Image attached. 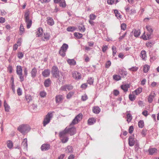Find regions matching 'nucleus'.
<instances>
[{"mask_svg": "<svg viewBox=\"0 0 159 159\" xmlns=\"http://www.w3.org/2000/svg\"><path fill=\"white\" fill-rule=\"evenodd\" d=\"M76 132V128L74 127L67 128L66 127L63 131L59 133L60 137H63L66 134L68 133L70 135L74 134Z\"/></svg>", "mask_w": 159, "mask_h": 159, "instance_id": "1", "label": "nucleus"}, {"mask_svg": "<svg viewBox=\"0 0 159 159\" xmlns=\"http://www.w3.org/2000/svg\"><path fill=\"white\" fill-rule=\"evenodd\" d=\"M17 129L21 133L24 134L28 132L30 130V128L28 125L22 124L20 125Z\"/></svg>", "mask_w": 159, "mask_h": 159, "instance_id": "2", "label": "nucleus"}, {"mask_svg": "<svg viewBox=\"0 0 159 159\" xmlns=\"http://www.w3.org/2000/svg\"><path fill=\"white\" fill-rule=\"evenodd\" d=\"M53 115L52 112H49L45 116L43 121V126H45L48 124L52 118Z\"/></svg>", "mask_w": 159, "mask_h": 159, "instance_id": "3", "label": "nucleus"}, {"mask_svg": "<svg viewBox=\"0 0 159 159\" xmlns=\"http://www.w3.org/2000/svg\"><path fill=\"white\" fill-rule=\"evenodd\" d=\"M68 48V45L66 43H63L59 51V54L62 57L65 56L66 52Z\"/></svg>", "mask_w": 159, "mask_h": 159, "instance_id": "4", "label": "nucleus"}, {"mask_svg": "<svg viewBox=\"0 0 159 159\" xmlns=\"http://www.w3.org/2000/svg\"><path fill=\"white\" fill-rule=\"evenodd\" d=\"M52 73L53 76L59 79V71L56 66H54L52 68Z\"/></svg>", "mask_w": 159, "mask_h": 159, "instance_id": "5", "label": "nucleus"}, {"mask_svg": "<svg viewBox=\"0 0 159 159\" xmlns=\"http://www.w3.org/2000/svg\"><path fill=\"white\" fill-rule=\"evenodd\" d=\"M83 115L80 113L77 115L73 120L71 125H74L78 123L82 119Z\"/></svg>", "mask_w": 159, "mask_h": 159, "instance_id": "6", "label": "nucleus"}, {"mask_svg": "<svg viewBox=\"0 0 159 159\" xmlns=\"http://www.w3.org/2000/svg\"><path fill=\"white\" fill-rule=\"evenodd\" d=\"M72 76L76 80H79L81 78V75L80 72L77 71H74L72 73Z\"/></svg>", "mask_w": 159, "mask_h": 159, "instance_id": "7", "label": "nucleus"}, {"mask_svg": "<svg viewBox=\"0 0 159 159\" xmlns=\"http://www.w3.org/2000/svg\"><path fill=\"white\" fill-rule=\"evenodd\" d=\"M64 99L63 96L61 95H57L55 97V101L57 103L59 104L62 102Z\"/></svg>", "mask_w": 159, "mask_h": 159, "instance_id": "8", "label": "nucleus"}, {"mask_svg": "<svg viewBox=\"0 0 159 159\" xmlns=\"http://www.w3.org/2000/svg\"><path fill=\"white\" fill-rule=\"evenodd\" d=\"M156 96V94L154 91H152L148 97V101L149 103H151L153 101V99Z\"/></svg>", "mask_w": 159, "mask_h": 159, "instance_id": "9", "label": "nucleus"}, {"mask_svg": "<svg viewBox=\"0 0 159 159\" xmlns=\"http://www.w3.org/2000/svg\"><path fill=\"white\" fill-rule=\"evenodd\" d=\"M73 88V86L71 85H66L61 87L60 89L62 91H67L71 90Z\"/></svg>", "mask_w": 159, "mask_h": 159, "instance_id": "10", "label": "nucleus"}, {"mask_svg": "<svg viewBox=\"0 0 159 159\" xmlns=\"http://www.w3.org/2000/svg\"><path fill=\"white\" fill-rule=\"evenodd\" d=\"M50 148V146L49 144H43L41 147V149L42 151H45L48 150Z\"/></svg>", "mask_w": 159, "mask_h": 159, "instance_id": "11", "label": "nucleus"}, {"mask_svg": "<svg viewBox=\"0 0 159 159\" xmlns=\"http://www.w3.org/2000/svg\"><path fill=\"white\" fill-rule=\"evenodd\" d=\"M51 37L50 34L48 33H45L42 37V39L44 41L49 40Z\"/></svg>", "mask_w": 159, "mask_h": 159, "instance_id": "12", "label": "nucleus"}, {"mask_svg": "<svg viewBox=\"0 0 159 159\" xmlns=\"http://www.w3.org/2000/svg\"><path fill=\"white\" fill-rule=\"evenodd\" d=\"M47 24L50 26H52L54 24L53 19L50 17H48L47 18Z\"/></svg>", "mask_w": 159, "mask_h": 159, "instance_id": "13", "label": "nucleus"}, {"mask_svg": "<svg viewBox=\"0 0 159 159\" xmlns=\"http://www.w3.org/2000/svg\"><path fill=\"white\" fill-rule=\"evenodd\" d=\"M135 143L134 139L133 136L129 137V146H133Z\"/></svg>", "mask_w": 159, "mask_h": 159, "instance_id": "14", "label": "nucleus"}, {"mask_svg": "<svg viewBox=\"0 0 159 159\" xmlns=\"http://www.w3.org/2000/svg\"><path fill=\"white\" fill-rule=\"evenodd\" d=\"M37 73V69L35 67L33 68L30 72L31 75L32 77L34 78L36 76Z\"/></svg>", "mask_w": 159, "mask_h": 159, "instance_id": "15", "label": "nucleus"}, {"mask_svg": "<svg viewBox=\"0 0 159 159\" xmlns=\"http://www.w3.org/2000/svg\"><path fill=\"white\" fill-rule=\"evenodd\" d=\"M50 74V70L48 69H46L44 70L42 73V75L44 77H47L49 76Z\"/></svg>", "mask_w": 159, "mask_h": 159, "instance_id": "16", "label": "nucleus"}, {"mask_svg": "<svg viewBox=\"0 0 159 159\" xmlns=\"http://www.w3.org/2000/svg\"><path fill=\"white\" fill-rule=\"evenodd\" d=\"M43 29L42 28H39L36 32V35L37 37H39L41 36L43 33Z\"/></svg>", "mask_w": 159, "mask_h": 159, "instance_id": "17", "label": "nucleus"}, {"mask_svg": "<svg viewBox=\"0 0 159 159\" xmlns=\"http://www.w3.org/2000/svg\"><path fill=\"white\" fill-rule=\"evenodd\" d=\"M73 149L71 146H69L67 147L65 150V152L68 154L72 153L73 152Z\"/></svg>", "mask_w": 159, "mask_h": 159, "instance_id": "18", "label": "nucleus"}, {"mask_svg": "<svg viewBox=\"0 0 159 159\" xmlns=\"http://www.w3.org/2000/svg\"><path fill=\"white\" fill-rule=\"evenodd\" d=\"M25 21L27 24V27L29 29L30 28L32 24V21L30 18L25 19Z\"/></svg>", "mask_w": 159, "mask_h": 159, "instance_id": "19", "label": "nucleus"}, {"mask_svg": "<svg viewBox=\"0 0 159 159\" xmlns=\"http://www.w3.org/2000/svg\"><path fill=\"white\" fill-rule=\"evenodd\" d=\"M6 144L7 148L10 149H12L13 147V142L10 140H8L7 141Z\"/></svg>", "mask_w": 159, "mask_h": 159, "instance_id": "20", "label": "nucleus"}, {"mask_svg": "<svg viewBox=\"0 0 159 159\" xmlns=\"http://www.w3.org/2000/svg\"><path fill=\"white\" fill-rule=\"evenodd\" d=\"M130 87V85L129 84H123L121 86V89L124 91L126 92L128 91V89Z\"/></svg>", "mask_w": 159, "mask_h": 159, "instance_id": "21", "label": "nucleus"}, {"mask_svg": "<svg viewBox=\"0 0 159 159\" xmlns=\"http://www.w3.org/2000/svg\"><path fill=\"white\" fill-rule=\"evenodd\" d=\"M142 91V89L141 88H139L134 91L132 92L133 94H135L136 95H138Z\"/></svg>", "mask_w": 159, "mask_h": 159, "instance_id": "22", "label": "nucleus"}, {"mask_svg": "<svg viewBox=\"0 0 159 159\" xmlns=\"http://www.w3.org/2000/svg\"><path fill=\"white\" fill-rule=\"evenodd\" d=\"M151 34L146 35L145 33L144 32L143 34L141 36V38L144 40H147L151 38Z\"/></svg>", "mask_w": 159, "mask_h": 159, "instance_id": "23", "label": "nucleus"}, {"mask_svg": "<svg viewBox=\"0 0 159 159\" xmlns=\"http://www.w3.org/2000/svg\"><path fill=\"white\" fill-rule=\"evenodd\" d=\"M96 120L94 118H89L88 120V124L89 125H91L96 122Z\"/></svg>", "mask_w": 159, "mask_h": 159, "instance_id": "24", "label": "nucleus"}, {"mask_svg": "<svg viewBox=\"0 0 159 159\" xmlns=\"http://www.w3.org/2000/svg\"><path fill=\"white\" fill-rule=\"evenodd\" d=\"M67 63L71 66H74L76 64V62L73 59H68L67 60Z\"/></svg>", "mask_w": 159, "mask_h": 159, "instance_id": "25", "label": "nucleus"}, {"mask_svg": "<svg viewBox=\"0 0 159 159\" xmlns=\"http://www.w3.org/2000/svg\"><path fill=\"white\" fill-rule=\"evenodd\" d=\"M140 57L143 60H145L147 57L146 53L145 50H142L141 52Z\"/></svg>", "mask_w": 159, "mask_h": 159, "instance_id": "26", "label": "nucleus"}, {"mask_svg": "<svg viewBox=\"0 0 159 159\" xmlns=\"http://www.w3.org/2000/svg\"><path fill=\"white\" fill-rule=\"evenodd\" d=\"M16 68V72L17 75L22 73V69L21 66H17Z\"/></svg>", "mask_w": 159, "mask_h": 159, "instance_id": "27", "label": "nucleus"}, {"mask_svg": "<svg viewBox=\"0 0 159 159\" xmlns=\"http://www.w3.org/2000/svg\"><path fill=\"white\" fill-rule=\"evenodd\" d=\"M93 111L94 113L98 114L100 112V109L98 107H93Z\"/></svg>", "mask_w": 159, "mask_h": 159, "instance_id": "28", "label": "nucleus"}, {"mask_svg": "<svg viewBox=\"0 0 159 159\" xmlns=\"http://www.w3.org/2000/svg\"><path fill=\"white\" fill-rule=\"evenodd\" d=\"M157 149L155 148H150L148 150L149 153L150 155H153L155 153L157 152Z\"/></svg>", "mask_w": 159, "mask_h": 159, "instance_id": "29", "label": "nucleus"}, {"mask_svg": "<svg viewBox=\"0 0 159 159\" xmlns=\"http://www.w3.org/2000/svg\"><path fill=\"white\" fill-rule=\"evenodd\" d=\"M21 145L23 146L24 148H27L28 147V144L27 139L25 138L23 139Z\"/></svg>", "mask_w": 159, "mask_h": 159, "instance_id": "30", "label": "nucleus"}, {"mask_svg": "<svg viewBox=\"0 0 159 159\" xmlns=\"http://www.w3.org/2000/svg\"><path fill=\"white\" fill-rule=\"evenodd\" d=\"M141 33L140 31L139 30H134V35L135 37H138L140 35Z\"/></svg>", "mask_w": 159, "mask_h": 159, "instance_id": "31", "label": "nucleus"}, {"mask_svg": "<svg viewBox=\"0 0 159 159\" xmlns=\"http://www.w3.org/2000/svg\"><path fill=\"white\" fill-rule=\"evenodd\" d=\"M4 106L5 107V111H6L8 112L9 111L10 107L6 103L5 100L4 101Z\"/></svg>", "mask_w": 159, "mask_h": 159, "instance_id": "32", "label": "nucleus"}, {"mask_svg": "<svg viewBox=\"0 0 159 159\" xmlns=\"http://www.w3.org/2000/svg\"><path fill=\"white\" fill-rule=\"evenodd\" d=\"M150 68L149 66L148 65H146L143 66V70L144 73H147L148 71Z\"/></svg>", "mask_w": 159, "mask_h": 159, "instance_id": "33", "label": "nucleus"}, {"mask_svg": "<svg viewBox=\"0 0 159 159\" xmlns=\"http://www.w3.org/2000/svg\"><path fill=\"white\" fill-rule=\"evenodd\" d=\"M74 35L75 37L78 39L81 38L83 36V34H82L77 32L75 33Z\"/></svg>", "mask_w": 159, "mask_h": 159, "instance_id": "34", "label": "nucleus"}, {"mask_svg": "<svg viewBox=\"0 0 159 159\" xmlns=\"http://www.w3.org/2000/svg\"><path fill=\"white\" fill-rule=\"evenodd\" d=\"M66 134L63 137H60L59 136L61 139V141L62 142L64 143H66L68 140V137H66Z\"/></svg>", "mask_w": 159, "mask_h": 159, "instance_id": "35", "label": "nucleus"}, {"mask_svg": "<svg viewBox=\"0 0 159 159\" xmlns=\"http://www.w3.org/2000/svg\"><path fill=\"white\" fill-rule=\"evenodd\" d=\"M114 12L116 16L118 18H121V16L120 15V13L117 10H114Z\"/></svg>", "mask_w": 159, "mask_h": 159, "instance_id": "36", "label": "nucleus"}, {"mask_svg": "<svg viewBox=\"0 0 159 159\" xmlns=\"http://www.w3.org/2000/svg\"><path fill=\"white\" fill-rule=\"evenodd\" d=\"M51 84V81L49 79H48L45 80L44 84L46 87H48Z\"/></svg>", "mask_w": 159, "mask_h": 159, "instance_id": "37", "label": "nucleus"}, {"mask_svg": "<svg viewBox=\"0 0 159 159\" xmlns=\"http://www.w3.org/2000/svg\"><path fill=\"white\" fill-rule=\"evenodd\" d=\"M135 94H130L129 95V100L132 101H134L136 98V97L134 95Z\"/></svg>", "mask_w": 159, "mask_h": 159, "instance_id": "38", "label": "nucleus"}, {"mask_svg": "<svg viewBox=\"0 0 159 159\" xmlns=\"http://www.w3.org/2000/svg\"><path fill=\"white\" fill-rule=\"evenodd\" d=\"M30 12L29 10H27L25 12L24 14V16L25 19L30 18L29 15Z\"/></svg>", "mask_w": 159, "mask_h": 159, "instance_id": "39", "label": "nucleus"}, {"mask_svg": "<svg viewBox=\"0 0 159 159\" xmlns=\"http://www.w3.org/2000/svg\"><path fill=\"white\" fill-rule=\"evenodd\" d=\"M76 29V28L74 26H70L66 29V30L68 31H73L75 30Z\"/></svg>", "mask_w": 159, "mask_h": 159, "instance_id": "40", "label": "nucleus"}, {"mask_svg": "<svg viewBox=\"0 0 159 159\" xmlns=\"http://www.w3.org/2000/svg\"><path fill=\"white\" fill-rule=\"evenodd\" d=\"M138 125L139 127L140 128H143L144 126L143 121L142 120H140L138 122Z\"/></svg>", "mask_w": 159, "mask_h": 159, "instance_id": "41", "label": "nucleus"}, {"mask_svg": "<svg viewBox=\"0 0 159 159\" xmlns=\"http://www.w3.org/2000/svg\"><path fill=\"white\" fill-rule=\"evenodd\" d=\"M127 120L128 123L130 122L132 120V117L131 115L129 113L127 114Z\"/></svg>", "mask_w": 159, "mask_h": 159, "instance_id": "42", "label": "nucleus"}, {"mask_svg": "<svg viewBox=\"0 0 159 159\" xmlns=\"http://www.w3.org/2000/svg\"><path fill=\"white\" fill-rule=\"evenodd\" d=\"M146 28L147 30L149 32L150 34H151L153 32V30L152 29L151 26L149 25H147L146 26Z\"/></svg>", "mask_w": 159, "mask_h": 159, "instance_id": "43", "label": "nucleus"}, {"mask_svg": "<svg viewBox=\"0 0 159 159\" xmlns=\"http://www.w3.org/2000/svg\"><path fill=\"white\" fill-rule=\"evenodd\" d=\"M20 35L22 34L24 32V26L23 25L21 24L20 25Z\"/></svg>", "mask_w": 159, "mask_h": 159, "instance_id": "44", "label": "nucleus"}, {"mask_svg": "<svg viewBox=\"0 0 159 159\" xmlns=\"http://www.w3.org/2000/svg\"><path fill=\"white\" fill-rule=\"evenodd\" d=\"M112 55L114 56L117 52L116 48V47L113 46L112 47Z\"/></svg>", "mask_w": 159, "mask_h": 159, "instance_id": "45", "label": "nucleus"}, {"mask_svg": "<svg viewBox=\"0 0 159 159\" xmlns=\"http://www.w3.org/2000/svg\"><path fill=\"white\" fill-rule=\"evenodd\" d=\"M78 28L79 30L81 32H84L85 30V28L83 25L79 26Z\"/></svg>", "mask_w": 159, "mask_h": 159, "instance_id": "46", "label": "nucleus"}, {"mask_svg": "<svg viewBox=\"0 0 159 159\" xmlns=\"http://www.w3.org/2000/svg\"><path fill=\"white\" fill-rule=\"evenodd\" d=\"M66 5L65 0H61L60 2V6L62 7H65L66 6Z\"/></svg>", "mask_w": 159, "mask_h": 159, "instance_id": "47", "label": "nucleus"}, {"mask_svg": "<svg viewBox=\"0 0 159 159\" xmlns=\"http://www.w3.org/2000/svg\"><path fill=\"white\" fill-rule=\"evenodd\" d=\"M120 27L121 30H125L127 28V25L125 23H122Z\"/></svg>", "mask_w": 159, "mask_h": 159, "instance_id": "48", "label": "nucleus"}, {"mask_svg": "<svg viewBox=\"0 0 159 159\" xmlns=\"http://www.w3.org/2000/svg\"><path fill=\"white\" fill-rule=\"evenodd\" d=\"M113 79L116 80H121V77L120 75H114L113 76Z\"/></svg>", "mask_w": 159, "mask_h": 159, "instance_id": "49", "label": "nucleus"}, {"mask_svg": "<svg viewBox=\"0 0 159 159\" xmlns=\"http://www.w3.org/2000/svg\"><path fill=\"white\" fill-rule=\"evenodd\" d=\"M88 99V97L87 95L84 94L81 97V100L84 101H86Z\"/></svg>", "mask_w": 159, "mask_h": 159, "instance_id": "50", "label": "nucleus"}, {"mask_svg": "<svg viewBox=\"0 0 159 159\" xmlns=\"http://www.w3.org/2000/svg\"><path fill=\"white\" fill-rule=\"evenodd\" d=\"M18 75L19 76L20 81L21 82L23 81L24 80V78L22 73L18 74Z\"/></svg>", "mask_w": 159, "mask_h": 159, "instance_id": "51", "label": "nucleus"}, {"mask_svg": "<svg viewBox=\"0 0 159 159\" xmlns=\"http://www.w3.org/2000/svg\"><path fill=\"white\" fill-rule=\"evenodd\" d=\"M154 44V43L152 42H148L146 43V45L148 48H151Z\"/></svg>", "mask_w": 159, "mask_h": 159, "instance_id": "52", "label": "nucleus"}, {"mask_svg": "<svg viewBox=\"0 0 159 159\" xmlns=\"http://www.w3.org/2000/svg\"><path fill=\"white\" fill-rule=\"evenodd\" d=\"M96 17V16L94 14H91L89 16V18L90 20H94Z\"/></svg>", "mask_w": 159, "mask_h": 159, "instance_id": "53", "label": "nucleus"}, {"mask_svg": "<svg viewBox=\"0 0 159 159\" xmlns=\"http://www.w3.org/2000/svg\"><path fill=\"white\" fill-rule=\"evenodd\" d=\"M17 92L18 96H20L22 94V90L20 88H18L17 90Z\"/></svg>", "mask_w": 159, "mask_h": 159, "instance_id": "54", "label": "nucleus"}, {"mask_svg": "<svg viewBox=\"0 0 159 159\" xmlns=\"http://www.w3.org/2000/svg\"><path fill=\"white\" fill-rule=\"evenodd\" d=\"M46 92L44 91H41L40 93V95L41 97H44L46 96Z\"/></svg>", "mask_w": 159, "mask_h": 159, "instance_id": "55", "label": "nucleus"}, {"mask_svg": "<svg viewBox=\"0 0 159 159\" xmlns=\"http://www.w3.org/2000/svg\"><path fill=\"white\" fill-rule=\"evenodd\" d=\"M88 83L90 84H92L93 82V79L91 77L87 80Z\"/></svg>", "mask_w": 159, "mask_h": 159, "instance_id": "56", "label": "nucleus"}, {"mask_svg": "<svg viewBox=\"0 0 159 159\" xmlns=\"http://www.w3.org/2000/svg\"><path fill=\"white\" fill-rule=\"evenodd\" d=\"M7 70L10 73H11L12 72L13 68L12 67L11 65H9L7 67Z\"/></svg>", "mask_w": 159, "mask_h": 159, "instance_id": "57", "label": "nucleus"}, {"mask_svg": "<svg viewBox=\"0 0 159 159\" xmlns=\"http://www.w3.org/2000/svg\"><path fill=\"white\" fill-rule=\"evenodd\" d=\"M111 62L110 61H107L105 65V67L106 68H108L111 65Z\"/></svg>", "mask_w": 159, "mask_h": 159, "instance_id": "58", "label": "nucleus"}, {"mask_svg": "<svg viewBox=\"0 0 159 159\" xmlns=\"http://www.w3.org/2000/svg\"><path fill=\"white\" fill-rule=\"evenodd\" d=\"M74 93L72 92H69L66 96V98L67 99H69L71 98L72 96L73 95Z\"/></svg>", "mask_w": 159, "mask_h": 159, "instance_id": "59", "label": "nucleus"}, {"mask_svg": "<svg viewBox=\"0 0 159 159\" xmlns=\"http://www.w3.org/2000/svg\"><path fill=\"white\" fill-rule=\"evenodd\" d=\"M24 56V54L21 52H19L18 53V57L19 59L22 58Z\"/></svg>", "mask_w": 159, "mask_h": 159, "instance_id": "60", "label": "nucleus"}, {"mask_svg": "<svg viewBox=\"0 0 159 159\" xmlns=\"http://www.w3.org/2000/svg\"><path fill=\"white\" fill-rule=\"evenodd\" d=\"M108 48V47L106 45H104L102 46V51L104 52H105Z\"/></svg>", "mask_w": 159, "mask_h": 159, "instance_id": "61", "label": "nucleus"}, {"mask_svg": "<svg viewBox=\"0 0 159 159\" xmlns=\"http://www.w3.org/2000/svg\"><path fill=\"white\" fill-rule=\"evenodd\" d=\"M138 69V68L136 67H133L129 69V70L132 71H136Z\"/></svg>", "mask_w": 159, "mask_h": 159, "instance_id": "62", "label": "nucleus"}, {"mask_svg": "<svg viewBox=\"0 0 159 159\" xmlns=\"http://www.w3.org/2000/svg\"><path fill=\"white\" fill-rule=\"evenodd\" d=\"M134 130V127L133 126H131L129 127V133L131 134L132 133Z\"/></svg>", "mask_w": 159, "mask_h": 159, "instance_id": "63", "label": "nucleus"}, {"mask_svg": "<svg viewBox=\"0 0 159 159\" xmlns=\"http://www.w3.org/2000/svg\"><path fill=\"white\" fill-rule=\"evenodd\" d=\"M119 93V92L117 90H114L113 92V94L116 96H117Z\"/></svg>", "mask_w": 159, "mask_h": 159, "instance_id": "64", "label": "nucleus"}]
</instances>
